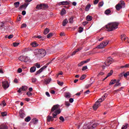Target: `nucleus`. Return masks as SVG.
Returning a JSON list of instances; mask_svg holds the SVG:
<instances>
[{"mask_svg": "<svg viewBox=\"0 0 129 129\" xmlns=\"http://www.w3.org/2000/svg\"><path fill=\"white\" fill-rule=\"evenodd\" d=\"M103 100H104V98H101L99 99L93 106V109H94V110H96V109H97L98 107L100 106V103L102 102Z\"/></svg>", "mask_w": 129, "mask_h": 129, "instance_id": "4", "label": "nucleus"}, {"mask_svg": "<svg viewBox=\"0 0 129 129\" xmlns=\"http://www.w3.org/2000/svg\"><path fill=\"white\" fill-rule=\"evenodd\" d=\"M106 97H107V94H105L102 97V98H106Z\"/></svg>", "mask_w": 129, "mask_h": 129, "instance_id": "64", "label": "nucleus"}, {"mask_svg": "<svg viewBox=\"0 0 129 129\" xmlns=\"http://www.w3.org/2000/svg\"><path fill=\"white\" fill-rule=\"evenodd\" d=\"M59 105H54L52 106L51 109V112H53L52 114V117L50 121H54V118H57V115L61 113V110L59 108Z\"/></svg>", "mask_w": 129, "mask_h": 129, "instance_id": "1", "label": "nucleus"}, {"mask_svg": "<svg viewBox=\"0 0 129 129\" xmlns=\"http://www.w3.org/2000/svg\"><path fill=\"white\" fill-rule=\"evenodd\" d=\"M26 95H28V96H32V95H33V94L31 93V92H27L26 93Z\"/></svg>", "mask_w": 129, "mask_h": 129, "instance_id": "45", "label": "nucleus"}, {"mask_svg": "<svg viewBox=\"0 0 129 129\" xmlns=\"http://www.w3.org/2000/svg\"><path fill=\"white\" fill-rule=\"evenodd\" d=\"M66 106H70V103H69V102H66Z\"/></svg>", "mask_w": 129, "mask_h": 129, "instance_id": "63", "label": "nucleus"}, {"mask_svg": "<svg viewBox=\"0 0 129 129\" xmlns=\"http://www.w3.org/2000/svg\"><path fill=\"white\" fill-rule=\"evenodd\" d=\"M48 8H49V6H48L47 5L44 4L37 5L36 6V9L37 10H46V9H48Z\"/></svg>", "mask_w": 129, "mask_h": 129, "instance_id": "6", "label": "nucleus"}, {"mask_svg": "<svg viewBox=\"0 0 129 129\" xmlns=\"http://www.w3.org/2000/svg\"><path fill=\"white\" fill-rule=\"evenodd\" d=\"M8 126L5 124L0 125V129H8Z\"/></svg>", "mask_w": 129, "mask_h": 129, "instance_id": "23", "label": "nucleus"}, {"mask_svg": "<svg viewBox=\"0 0 129 129\" xmlns=\"http://www.w3.org/2000/svg\"><path fill=\"white\" fill-rule=\"evenodd\" d=\"M87 24H88V22H87V21L83 22V25L84 26H86V25H87Z\"/></svg>", "mask_w": 129, "mask_h": 129, "instance_id": "56", "label": "nucleus"}, {"mask_svg": "<svg viewBox=\"0 0 129 129\" xmlns=\"http://www.w3.org/2000/svg\"><path fill=\"white\" fill-rule=\"evenodd\" d=\"M97 125H99V123H94L93 124H90V125L88 126V129H93V128H95Z\"/></svg>", "mask_w": 129, "mask_h": 129, "instance_id": "8", "label": "nucleus"}, {"mask_svg": "<svg viewBox=\"0 0 129 129\" xmlns=\"http://www.w3.org/2000/svg\"><path fill=\"white\" fill-rule=\"evenodd\" d=\"M119 4H120V6H121L122 9H124L125 8V3H124V1H120Z\"/></svg>", "mask_w": 129, "mask_h": 129, "instance_id": "14", "label": "nucleus"}, {"mask_svg": "<svg viewBox=\"0 0 129 129\" xmlns=\"http://www.w3.org/2000/svg\"><path fill=\"white\" fill-rule=\"evenodd\" d=\"M84 64H85L84 61H81L80 63L78 64L79 67L82 66Z\"/></svg>", "mask_w": 129, "mask_h": 129, "instance_id": "48", "label": "nucleus"}, {"mask_svg": "<svg viewBox=\"0 0 129 129\" xmlns=\"http://www.w3.org/2000/svg\"><path fill=\"white\" fill-rule=\"evenodd\" d=\"M118 25L119 24L117 22L110 23L106 25V28L107 29L108 32H111V31L117 29Z\"/></svg>", "mask_w": 129, "mask_h": 129, "instance_id": "2", "label": "nucleus"}, {"mask_svg": "<svg viewBox=\"0 0 129 129\" xmlns=\"http://www.w3.org/2000/svg\"><path fill=\"white\" fill-rule=\"evenodd\" d=\"M31 45L32 47H38L39 44H38L36 41H34L31 43Z\"/></svg>", "mask_w": 129, "mask_h": 129, "instance_id": "17", "label": "nucleus"}, {"mask_svg": "<svg viewBox=\"0 0 129 129\" xmlns=\"http://www.w3.org/2000/svg\"><path fill=\"white\" fill-rule=\"evenodd\" d=\"M69 101H70V102H71V103H72V102H73V101H74V100L73 99V98H71L69 99Z\"/></svg>", "mask_w": 129, "mask_h": 129, "instance_id": "62", "label": "nucleus"}, {"mask_svg": "<svg viewBox=\"0 0 129 129\" xmlns=\"http://www.w3.org/2000/svg\"><path fill=\"white\" fill-rule=\"evenodd\" d=\"M28 89V87L27 86H22V87L20 88L19 90L18 91V93H21L22 91H27Z\"/></svg>", "mask_w": 129, "mask_h": 129, "instance_id": "9", "label": "nucleus"}, {"mask_svg": "<svg viewBox=\"0 0 129 129\" xmlns=\"http://www.w3.org/2000/svg\"><path fill=\"white\" fill-rule=\"evenodd\" d=\"M128 126V124L127 123H126L125 125H123L121 129H126L127 128V126Z\"/></svg>", "mask_w": 129, "mask_h": 129, "instance_id": "30", "label": "nucleus"}, {"mask_svg": "<svg viewBox=\"0 0 129 129\" xmlns=\"http://www.w3.org/2000/svg\"><path fill=\"white\" fill-rule=\"evenodd\" d=\"M109 42V41L108 40L103 41L101 43L98 45L96 48H97L98 49H103V48H104L105 47H106V46H107Z\"/></svg>", "mask_w": 129, "mask_h": 129, "instance_id": "5", "label": "nucleus"}, {"mask_svg": "<svg viewBox=\"0 0 129 129\" xmlns=\"http://www.w3.org/2000/svg\"><path fill=\"white\" fill-rule=\"evenodd\" d=\"M18 73H22V72H23V70H22L21 68H19L18 70Z\"/></svg>", "mask_w": 129, "mask_h": 129, "instance_id": "54", "label": "nucleus"}, {"mask_svg": "<svg viewBox=\"0 0 129 129\" xmlns=\"http://www.w3.org/2000/svg\"><path fill=\"white\" fill-rule=\"evenodd\" d=\"M90 8H91V5L88 4L85 7V11H86V12H88Z\"/></svg>", "mask_w": 129, "mask_h": 129, "instance_id": "16", "label": "nucleus"}, {"mask_svg": "<svg viewBox=\"0 0 129 129\" xmlns=\"http://www.w3.org/2000/svg\"><path fill=\"white\" fill-rule=\"evenodd\" d=\"M47 120L48 122H50V121H51V120H52V116H47Z\"/></svg>", "mask_w": 129, "mask_h": 129, "instance_id": "31", "label": "nucleus"}, {"mask_svg": "<svg viewBox=\"0 0 129 129\" xmlns=\"http://www.w3.org/2000/svg\"><path fill=\"white\" fill-rule=\"evenodd\" d=\"M57 84L59 85L60 86H63V82H61L59 81H57Z\"/></svg>", "mask_w": 129, "mask_h": 129, "instance_id": "47", "label": "nucleus"}, {"mask_svg": "<svg viewBox=\"0 0 129 129\" xmlns=\"http://www.w3.org/2000/svg\"><path fill=\"white\" fill-rule=\"evenodd\" d=\"M126 39V38H125V35H121V40H122V41H125Z\"/></svg>", "mask_w": 129, "mask_h": 129, "instance_id": "36", "label": "nucleus"}, {"mask_svg": "<svg viewBox=\"0 0 129 129\" xmlns=\"http://www.w3.org/2000/svg\"><path fill=\"white\" fill-rule=\"evenodd\" d=\"M19 60L20 61H24V60H25V56H20L19 57Z\"/></svg>", "mask_w": 129, "mask_h": 129, "instance_id": "29", "label": "nucleus"}, {"mask_svg": "<svg viewBox=\"0 0 129 129\" xmlns=\"http://www.w3.org/2000/svg\"><path fill=\"white\" fill-rule=\"evenodd\" d=\"M14 6H15V8H19V7H20V2H15L14 4Z\"/></svg>", "mask_w": 129, "mask_h": 129, "instance_id": "24", "label": "nucleus"}, {"mask_svg": "<svg viewBox=\"0 0 129 129\" xmlns=\"http://www.w3.org/2000/svg\"><path fill=\"white\" fill-rule=\"evenodd\" d=\"M14 37V35L11 34L8 36V39H12Z\"/></svg>", "mask_w": 129, "mask_h": 129, "instance_id": "58", "label": "nucleus"}, {"mask_svg": "<svg viewBox=\"0 0 129 129\" xmlns=\"http://www.w3.org/2000/svg\"><path fill=\"white\" fill-rule=\"evenodd\" d=\"M58 6H69L70 3L68 1L61 2L58 3Z\"/></svg>", "mask_w": 129, "mask_h": 129, "instance_id": "11", "label": "nucleus"}, {"mask_svg": "<svg viewBox=\"0 0 129 129\" xmlns=\"http://www.w3.org/2000/svg\"><path fill=\"white\" fill-rule=\"evenodd\" d=\"M98 6L99 7H102V6H103V2H99Z\"/></svg>", "mask_w": 129, "mask_h": 129, "instance_id": "53", "label": "nucleus"}, {"mask_svg": "<svg viewBox=\"0 0 129 129\" xmlns=\"http://www.w3.org/2000/svg\"><path fill=\"white\" fill-rule=\"evenodd\" d=\"M115 8L117 11H120L121 9H122V8L121 7L120 4L119 3L117 4Z\"/></svg>", "mask_w": 129, "mask_h": 129, "instance_id": "15", "label": "nucleus"}, {"mask_svg": "<svg viewBox=\"0 0 129 129\" xmlns=\"http://www.w3.org/2000/svg\"><path fill=\"white\" fill-rule=\"evenodd\" d=\"M43 70H44V69L42 67L39 70L36 72L35 75H38V74H40V73L43 72Z\"/></svg>", "mask_w": 129, "mask_h": 129, "instance_id": "21", "label": "nucleus"}, {"mask_svg": "<svg viewBox=\"0 0 129 129\" xmlns=\"http://www.w3.org/2000/svg\"><path fill=\"white\" fill-rule=\"evenodd\" d=\"M78 52V49H76L75 51H74L72 53V56H74L75 54H76Z\"/></svg>", "mask_w": 129, "mask_h": 129, "instance_id": "46", "label": "nucleus"}, {"mask_svg": "<svg viewBox=\"0 0 129 129\" xmlns=\"http://www.w3.org/2000/svg\"><path fill=\"white\" fill-rule=\"evenodd\" d=\"M19 45H20V43H18V42L13 43L14 47H18V46H19Z\"/></svg>", "mask_w": 129, "mask_h": 129, "instance_id": "40", "label": "nucleus"}, {"mask_svg": "<svg viewBox=\"0 0 129 129\" xmlns=\"http://www.w3.org/2000/svg\"><path fill=\"white\" fill-rule=\"evenodd\" d=\"M25 120L26 122H29V121L31 120V117H30L29 116H27V117L25 118Z\"/></svg>", "mask_w": 129, "mask_h": 129, "instance_id": "33", "label": "nucleus"}, {"mask_svg": "<svg viewBox=\"0 0 129 129\" xmlns=\"http://www.w3.org/2000/svg\"><path fill=\"white\" fill-rule=\"evenodd\" d=\"M98 2H99V1H98V0H95L94 1V5H97V4H98Z\"/></svg>", "mask_w": 129, "mask_h": 129, "instance_id": "57", "label": "nucleus"}, {"mask_svg": "<svg viewBox=\"0 0 129 129\" xmlns=\"http://www.w3.org/2000/svg\"><path fill=\"white\" fill-rule=\"evenodd\" d=\"M85 78H86V75H83L81 77L80 80H83L84 79H85Z\"/></svg>", "mask_w": 129, "mask_h": 129, "instance_id": "37", "label": "nucleus"}, {"mask_svg": "<svg viewBox=\"0 0 129 129\" xmlns=\"http://www.w3.org/2000/svg\"><path fill=\"white\" fill-rule=\"evenodd\" d=\"M86 20L88 22H90V21H91L92 20V17L88 15L87 16Z\"/></svg>", "mask_w": 129, "mask_h": 129, "instance_id": "28", "label": "nucleus"}, {"mask_svg": "<svg viewBox=\"0 0 129 129\" xmlns=\"http://www.w3.org/2000/svg\"><path fill=\"white\" fill-rule=\"evenodd\" d=\"M111 13V11H110V10L107 9L105 11V15H109L110 13Z\"/></svg>", "mask_w": 129, "mask_h": 129, "instance_id": "34", "label": "nucleus"}, {"mask_svg": "<svg viewBox=\"0 0 129 129\" xmlns=\"http://www.w3.org/2000/svg\"><path fill=\"white\" fill-rule=\"evenodd\" d=\"M37 82V79L36 78H32V83H35Z\"/></svg>", "mask_w": 129, "mask_h": 129, "instance_id": "49", "label": "nucleus"}, {"mask_svg": "<svg viewBox=\"0 0 129 129\" xmlns=\"http://www.w3.org/2000/svg\"><path fill=\"white\" fill-rule=\"evenodd\" d=\"M114 63V59L111 57H108L106 61L105 62V64L106 66H109L110 64Z\"/></svg>", "mask_w": 129, "mask_h": 129, "instance_id": "7", "label": "nucleus"}, {"mask_svg": "<svg viewBox=\"0 0 129 129\" xmlns=\"http://www.w3.org/2000/svg\"><path fill=\"white\" fill-rule=\"evenodd\" d=\"M2 104L3 105V106H6L7 105V103H6V101H3Z\"/></svg>", "mask_w": 129, "mask_h": 129, "instance_id": "55", "label": "nucleus"}, {"mask_svg": "<svg viewBox=\"0 0 129 129\" xmlns=\"http://www.w3.org/2000/svg\"><path fill=\"white\" fill-rule=\"evenodd\" d=\"M50 82H51V79L49 78L48 79L45 80L44 82V83H45V84H49Z\"/></svg>", "mask_w": 129, "mask_h": 129, "instance_id": "22", "label": "nucleus"}, {"mask_svg": "<svg viewBox=\"0 0 129 129\" xmlns=\"http://www.w3.org/2000/svg\"><path fill=\"white\" fill-rule=\"evenodd\" d=\"M27 27V24H23L21 25V28H26Z\"/></svg>", "mask_w": 129, "mask_h": 129, "instance_id": "59", "label": "nucleus"}, {"mask_svg": "<svg viewBox=\"0 0 129 129\" xmlns=\"http://www.w3.org/2000/svg\"><path fill=\"white\" fill-rule=\"evenodd\" d=\"M19 115L21 118H23L26 116V114L25 113V111L23 109H21L19 111Z\"/></svg>", "mask_w": 129, "mask_h": 129, "instance_id": "12", "label": "nucleus"}, {"mask_svg": "<svg viewBox=\"0 0 129 129\" xmlns=\"http://www.w3.org/2000/svg\"><path fill=\"white\" fill-rule=\"evenodd\" d=\"M64 97L66 98H70V97H71V94L69 92L66 93L65 94Z\"/></svg>", "mask_w": 129, "mask_h": 129, "instance_id": "20", "label": "nucleus"}, {"mask_svg": "<svg viewBox=\"0 0 129 129\" xmlns=\"http://www.w3.org/2000/svg\"><path fill=\"white\" fill-rule=\"evenodd\" d=\"M87 69V66H84L82 69V71H84Z\"/></svg>", "mask_w": 129, "mask_h": 129, "instance_id": "60", "label": "nucleus"}, {"mask_svg": "<svg viewBox=\"0 0 129 129\" xmlns=\"http://www.w3.org/2000/svg\"><path fill=\"white\" fill-rule=\"evenodd\" d=\"M53 36V33H50L47 35V38H51Z\"/></svg>", "mask_w": 129, "mask_h": 129, "instance_id": "43", "label": "nucleus"}, {"mask_svg": "<svg viewBox=\"0 0 129 129\" xmlns=\"http://www.w3.org/2000/svg\"><path fill=\"white\" fill-rule=\"evenodd\" d=\"M90 61V59H87L86 60H85V61H84V63H88V62H89Z\"/></svg>", "mask_w": 129, "mask_h": 129, "instance_id": "61", "label": "nucleus"}, {"mask_svg": "<svg viewBox=\"0 0 129 129\" xmlns=\"http://www.w3.org/2000/svg\"><path fill=\"white\" fill-rule=\"evenodd\" d=\"M65 14H66V10L65 9H62L60 12V15L61 16H63V15H65Z\"/></svg>", "mask_w": 129, "mask_h": 129, "instance_id": "26", "label": "nucleus"}, {"mask_svg": "<svg viewBox=\"0 0 129 129\" xmlns=\"http://www.w3.org/2000/svg\"><path fill=\"white\" fill-rule=\"evenodd\" d=\"M129 67V64H126L124 66H122L121 68H127Z\"/></svg>", "mask_w": 129, "mask_h": 129, "instance_id": "52", "label": "nucleus"}, {"mask_svg": "<svg viewBox=\"0 0 129 129\" xmlns=\"http://www.w3.org/2000/svg\"><path fill=\"white\" fill-rule=\"evenodd\" d=\"M70 24H73V17H71L69 19Z\"/></svg>", "mask_w": 129, "mask_h": 129, "instance_id": "44", "label": "nucleus"}, {"mask_svg": "<svg viewBox=\"0 0 129 129\" xmlns=\"http://www.w3.org/2000/svg\"><path fill=\"white\" fill-rule=\"evenodd\" d=\"M2 86L4 89H7V88H9L10 85H9V83L8 81H5L2 82Z\"/></svg>", "mask_w": 129, "mask_h": 129, "instance_id": "10", "label": "nucleus"}, {"mask_svg": "<svg viewBox=\"0 0 129 129\" xmlns=\"http://www.w3.org/2000/svg\"><path fill=\"white\" fill-rule=\"evenodd\" d=\"M32 121L34 124H37V123L38 122V119L34 118L32 120Z\"/></svg>", "mask_w": 129, "mask_h": 129, "instance_id": "35", "label": "nucleus"}, {"mask_svg": "<svg viewBox=\"0 0 129 129\" xmlns=\"http://www.w3.org/2000/svg\"><path fill=\"white\" fill-rule=\"evenodd\" d=\"M35 54L38 55L39 57L41 58H43V57H45L46 56V50L44 49H36L35 50Z\"/></svg>", "mask_w": 129, "mask_h": 129, "instance_id": "3", "label": "nucleus"}, {"mask_svg": "<svg viewBox=\"0 0 129 129\" xmlns=\"http://www.w3.org/2000/svg\"><path fill=\"white\" fill-rule=\"evenodd\" d=\"M59 119L62 121V122H64V121H65V119H64V117L62 116L59 117Z\"/></svg>", "mask_w": 129, "mask_h": 129, "instance_id": "39", "label": "nucleus"}, {"mask_svg": "<svg viewBox=\"0 0 129 129\" xmlns=\"http://www.w3.org/2000/svg\"><path fill=\"white\" fill-rule=\"evenodd\" d=\"M129 75V72H127L125 73L124 74V77H127V76H128Z\"/></svg>", "mask_w": 129, "mask_h": 129, "instance_id": "50", "label": "nucleus"}, {"mask_svg": "<svg viewBox=\"0 0 129 129\" xmlns=\"http://www.w3.org/2000/svg\"><path fill=\"white\" fill-rule=\"evenodd\" d=\"M35 66L37 68H40L41 67V65L39 63H35Z\"/></svg>", "mask_w": 129, "mask_h": 129, "instance_id": "51", "label": "nucleus"}, {"mask_svg": "<svg viewBox=\"0 0 129 129\" xmlns=\"http://www.w3.org/2000/svg\"><path fill=\"white\" fill-rule=\"evenodd\" d=\"M115 82H116V80H115V79H114V80H112L110 81V82L109 85H112L113 84H114V83H115Z\"/></svg>", "mask_w": 129, "mask_h": 129, "instance_id": "32", "label": "nucleus"}, {"mask_svg": "<svg viewBox=\"0 0 129 129\" xmlns=\"http://www.w3.org/2000/svg\"><path fill=\"white\" fill-rule=\"evenodd\" d=\"M83 32V28L80 27L79 28V33H82Z\"/></svg>", "mask_w": 129, "mask_h": 129, "instance_id": "42", "label": "nucleus"}, {"mask_svg": "<svg viewBox=\"0 0 129 129\" xmlns=\"http://www.w3.org/2000/svg\"><path fill=\"white\" fill-rule=\"evenodd\" d=\"M29 61V57L27 56H24V62H28Z\"/></svg>", "mask_w": 129, "mask_h": 129, "instance_id": "38", "label": "nucleus"}, {"mask_svg": "<svg viewBox=\"0 0 129 129\" xmlns=\"http://www.w3.org/2000/svg\"><path fill=\"white\" fill-rule=\"evenodd\" d=\"M67 24H68V20H67V19H66L62 21V26L63 27H65V26H66Z\"/></svg>", "mask_w": 129, "mask_h": 129, "instance_id": "18", "label": "nucleus"}, {"mask_svg": "<svg viewBox=\"0 0 129 129\" xmlns=\"http://www.w3.org/2000/svg\"><path fill=\"white\" fill-rule=\"evenodd\" d=\"M28 6H29V3H25L23 5H21L19 7V10H23V9H24V10H26V9H27V7H28Z\"/></svg>", "mask_w": 129, "mask_h": 129, "instance_id": "13", "label": "nucleus"}, {"mask_svg": "<svg viewBox=\"0 0 129 129\" xmlns=\"http://www.w3.org/2000/svg\"><path fill=\"white\" fill-rule=\"evenodd\" d=\"M49 32H50V30L49 29V28H46L44 30V31L43 32V34L44 35H47V34H48V33H49Z\"/></svg>", "mask_w": 129, "mask_h": 129, "instance_id": "25", "label": "nucleus"}, {"mask_svg": "<svg viewBox=\"0 0 129 129\" xmlns=\"http://www.w3.org/2000/svg\"><path fill=\"white\" fill-rule=\"evenodd\" d=\"M1 114L2 116H6V115L8 114V113L7 112H3L1 113Z\"/></svg>", "mask_w": 129, "mask_h": 129, "instance_id": "41", "label": "nucleus"}, {"mask_svg": "<svg viewBox=\"0 0 129 129\" xmlns=\"http://www.w3.org/2000/svg\"><path fill=\"white\" fill-rule=\"evenodd\" d=\"M119 81H120V80H119L116 81L115 82L116 84L114 85L115 87H116L117 86H120L121 85H120V83H119Z\"/></svg>", "mask_w": 129, "mask_h": 129, "instance_id": "19", "label": "nucleus"}, {"mask_svg": "<svg viewBox=\"0 0 129 129\" xmlns=\"http://www.w3.org/2000/svg\"><path fill=\"white\" fill-rule=\"evenodd\" d=\"M36 71V68L35 67H33L30 68V72L31 73H33V72H35Z\"/></svg>", "mask_w": 129, "mask_h": 129, "instance_id": "27", "label": "nucleus"}]
</instances>
